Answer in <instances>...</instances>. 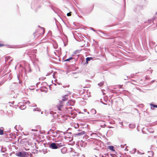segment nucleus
Wrapping results in <instances>:
<instances>
[{"mask_svg":"<svg viewBox=\"0 0 157 157\" xmlns=\"http://www.w3.org/2000/svg\"><path fill=\"white\" fill-rule=\"evenodd\" d=\"M55 109H57L61 111V113H70L72 109L71 107H67L61 102L56 105Z\"/></svg>","mask_w":157,"mask_h":157,"instance_id":"1","label":"nucleus"},{"mask_svg":"<svg viewBox=\"0 0 157 157\" xmlns=\"http://www.w3.org/2000/svg\"><path fill=\"white\" fill-rule=\"evenodd\" d=\"M16 155L20 157H24L26 155V152L25 151L22 152H19L16 154Z\"/></svg>","mask_w":157,"mask_h":157,"instance_id":"2","label":"nucleus"},{"mask_svg":"<svg viewBox=\"0 0 157 157\" xmlns=\"http://www.w3.org/2000/svg\"><path fill=\"white\" fill-rule=\"evenodd\" d=\"M49 147L52 149H57L58 148L56 143H52L49 145Z\"/></svg>","mask_w":157,"mask_h":157,"instance_id":"3","label":"nucleus"},{"mask_svg":"<svg viewBox=\"0 0 157 157\" xmlns=\"http://www.w3.org/2000/svg\"><path fill=\"white\" fill-rule=\"evenodd\" d=\"M56 144L58 148L61 147L64 145V143L63 142L61 141H59L56 143Z\"/></svg>","mask_w":157,"mask_h":157,"instance_id":"4","label":"nucleus"},{"mask_svg":"<svg viewBox=\"0 0 157 157\" xmlns=\"http://www.w3.org/2000/svg\"><path fill=\"white\" fill-rule=\"evenodd\" d=\"M67 96V95H66L64 97H63L62 100L63 101H66L68 99Z\"/></svg>","mask_w":157,"mask_h":157,"instance_id":"5","label":"nucleus"},{"mask_svg":"<svg viewBox=\"0 0 157 157\" xmlns=\"http://www.w3.org/2000/svg\"><path fill=\"white\" fill-rule=\"evenodd\" d=\"M154 155V152L152 151H150L148 152V156L151 157Z\"/></svg>","mask_w":157,"mask_h":157,"instance_id":"6","label":"nucleus"},{"mask_svg":"<svg viewBox=\"0 0 157 157\" xmlns=\"http://www.w3.org/2000/svg\"><path fill=\"white\" fill-rule=\"evenodd\" d=\"M71 101H69L65 105L66 106H67V107H71L70 106V105H71Z\"/></svg>","mask_w":157,"mask_h":157,"instance_id":"7","label":"nucleus"},{"mask_svg":"<svg viewBox=\"0 0 157 157\" xmlns=\"http://www.w3.org/2000/svg\"><path fill=\"white\" fill-rule=\"evenodd\" d=\"M108 148L111 151H114L115 150L114 149V147L113 146H108Z\"/></svg>","mask_w":157,"mask_h":157,"instance_id":"8","label":"nucleus"},{"mask_svg":"<svg viewBox=\"0 0 157 157\" xmlns=\"http://www.w3.org/2000/svg\"><path fill=\"white\" fill-rule=\"evenodd\" d=\"M26 108V106L24 105H22L20 106V108L21 109H24Z\"/></svg>","mask_w":157,"mask_h":157,"instance_id":"9","label":"nucleus"},{"mask_svg":"<svg viewBox=\"0 0 157 157\" xmlns=\"http://www.w3.org/2000/svg\"><path fill=\"white\" fill-rule=\"evenodd\" d=\"M151 108L152 109H153V108H154V107L157 108V105H154V104H151Z\"/></svg>","mask_w":157,"mask_h":157,"instance_id":"10","label":"nucleus"},{"mask_svg":"<svg viewBox=\"0 0 157 157\" xmlns=\"http://www.w3.org/2000/svg\"><path fill=\"white\" fill-rule=\"evenodd\" d=\"M93 59V58L91 57H87L86 58V62H88V61H90L91 60H92Z\"/></svg>","mask_w":157,"mask_h":157,"instance_id":"11","label":"nucleus"},{"mask_svg":"<svg viewBox=\"0 0 157 157\" xmlns=\"http://www.w3.org/2000/svg\"><path fill=\"white\" fill-rule=\"evenodd\" d=\"M85 134V132H82L80 133H78L77 134V135H81L82 134Z\"/></svg>","mask_w":157,"mask_h":157,"instance_id":"12","label":"nucleus"},{"mask_svg":"<svg viewBox=\"0 0 157 157\" xmlns=\"http://www.w3.org/2000/svg\"><path fill=\"white\" fill-rule=\"evenodd\" d=\"M129 127L131 128H133L135 127V125L133 124H130Z\"/></svg>","mask_w":157,"mask_h":157,"instance_id":"13","label":"nucleus"},{"mask_svg":"<svg viewBox=\"0 0 157 157\" xmlns=\"http://www.w3.org/2000/svg\"><path fill=\"white\" fill-rule=\"evenodd\" d=\"M104 84V82H101L99 84H98V85L100 86H101L103 85Z\"/></svg>","mask_w":157,"mask_h":157,"instance_id":"14","label":"nucleus"},{"mask_svg":"<svg viewBox=\"0 0 157 157\" xmlns=\"http://www.w3.org/2000/svg\"><path fill=\"white\" fill-rule=\"evenodd\" d=\"M41 31H43V33H42V34H44V29H41L40 30H38V32H41Z\"/></svg>","mask_w":157,"mask_h":157,"instance_id":"15","label":"nucleus"},{"mask_svg":"<svg viewBox=\"0 0 157 157\" xmlns=\"http://www.w3.org/2000/svg\"><path fill=\"white\" fill-rule=\"evenodd\" d=\"M3 133V130L0 129V135H2Z\"/></svg>","mask_w":157,"mask_h":157,"instance_id":"16","label":"nucleus"},{"mask_svg":"<svg viewBox=\"0 0 157 157\" xmlns=\"http://www.w3.org/2000/svg\"><path fill=\"white\" fill-rule=\"evenodd\" d=\"M72 58H73L72 57H70V58H69V59H66L65 60V61H69L70 60L72 59Z\"/></svg>","mask_w":157,"mask_h":157,"instance_id":"17","label":"nucleus"},{"mask_svg":"<svg viewBox=\"0 0 157 157\" xmlns=\"http://www.w3.org/2000/svg\"><path fill=\"white\" fill-rule=\"evenodd\" d=\"M71 12H70V13H68L67 14V15L68 16H71Z\"/></svg>","mask_w":157,"mask_h":157,"instance_id":"18","label":"nucleus"},{"mask_svg":"<svg viewBox=\"0 0 157 157\" xmlns=\"http://www.w3.org/2000/svg\"><path fill=\"white\" fill-rule=\"evenodd\" d=\"M4 46V45L3 44H0V47H2V46Z\"/></svg>","mask_w":157,"mask_h":157,"instance_id":"19","label":"nucleus"},{"mask_svg":"<svg viewBox=\"0 0 157 157\" xmlns=\"http://www.w3.org/2000/svg\"><path fill=\"white\" fill-rule=\"evenodd\" d=\"M32 130L33 131H37V130H36L32 129Z\"/></svg>","mask_w":157,"mask_h":157,"instance_id":"20","label":"nucleus"},{"mask_svg":"<svg viewBox=\"0 0 157 157\" xmlns=\"http://www.w3.org/2000/svg\"><path fill=\"white\" fill-rule=\"evenodd\" d=\"M121 85H119V88H121Z\"/></svg>","mask_w":157,"mask_h":157,"instance_id":"21","label":"nucleus"}]
</instances>
